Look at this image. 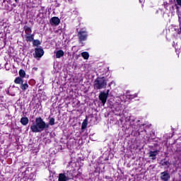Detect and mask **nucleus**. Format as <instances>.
<instances>
[{
	"mask_svg": "<svg viewBox=\"0 0 181 181\" xmlns=\"http://www.w3.org/2000/svg\"><path fill=\"white\" fill-rule=\"evenodd\" d=\"M30 128L32 132L36 134L37 132H42V131H45V129H48L49 124L46 123L42 117H37L35 119V122L33 123Z\"/></svg>",
	"mask_w": 181,
	"mask_h": 181,
	"instance_id": "obj_1",
	"label": "nucleus"
},
{
	"mask_svg": "<svg viewBox=\"0 0 181 181\" xmlns=\"http://www.w3.org/2000/svg\"><path fill=\"white\" fill-rule=\"evenodd\" d=\"M177 13L178 15V21L180 23V28L177 29V27L171 25L170 27V32H172V35H173V37H176L177 35H181V6H177Z\"/></svg>",
	"mask_w": 181,
	"mask_h": 181,
	"instance_id": "obj_2",
	"label": "nucleus"
},
{
	"mask_svg": "<svg viewBox=\"0 0 181 181\" xmlns=\"http://www.w3.org/2000/svg\"><path fill=\"white\" fill-rule=\"evenodd\" d=\"M107 87V81L105 77H99L95 80L94 88L95 90H103Z\"/></svg>",
	"mask_w": 181,
	"mask_h": 181,
	"instance_id": "obj_3",
	"label": "nucleus"
},
{
	"mask_svg": "<svg viewBox=\"0 0 181 181\" xmlns=\"http://www.w3.org/2000/svg\"><path fill=\"white\" fill-rule=\"evenodd\" d=\"M73 172L66 171L59 174L58 181H69L73 180Z\"/></svg>",
	"mask_w": 181,
	"mask_h": 181,
	"instance_id": "obj_4",
	"label": "nucleus"
},
{
	"mask_svg": "<svg viewBox=\"0 0 181 181\" xmlns=\"http://www.w3.org/2000/svg\"><path fill=\"white\" fill-rule=\"evenodd\" d=\"M78 37L80 42H84L87 40L88 37V32L85 28L81 29L78 33Z\"/></svg>",
	"mask_w": 181,
	"mask_h": 181,
	"instance_id": "obj_5",
	"label": "nucleus"
},
{
	"mask_svg": "<svg viewBox=\"0 0 181 181\" xmlns=\"http://www.w3.org/2000/svg\"><path fill=\"white\" fill-rule=\"evenodd\" d=\"M110 94V89H107V91H102L99 95V99L101 100L103 107L105 105V103H107V99L108 98V95Z\"/></svg>",
	"mask_w": 181,
	"mask_h": 181,
	"instance_id": "obj_6",
	"label": "nucleus"
},
{
	"mask_svg": "<svg viewBox=\"0 0 181 181\" xmlns=\"http://www.w3.org/2000/svg\"><path fill=\"white\" fill-rule=\"evenodd\" d=\"M160 179L162 181H170V173L169 171H163L160 173Z\"/></svg>",
	"mask_w": 181,
	"mask_h": 181,
	"instance_id": "obj_7",
	"label": "nucleus"
},
{
	"mask_svg": "<svg viewBox=\"0 0 181 181\" xmlns=\"http://www.w3.org/2000/svg\"><path fill=\"white\" fill-rule=\"evenodd\" d=\"M18 91H19V88L16 86H10L7 90V93L12 96L16 95Z\"/></svg>",
	"mask_w": 181,
	"mask_h": 181,
	"instance_id": "obj_8",
	"label": "nucleus"
},
{
	"mask_svg": "<svg viewBox=\"0 0 181 181\" xmlns=\"http://www.w3.org/2000/svg\"><path fill=\"white\" fill-rule=\"evenodd\" d=\"M45 54V51L42 48H35V55L34 57H38L40 59Z\"/></svg>",
	"mask_w": 181,
	"mask_h": 181,
	"instance_id": "obj_9",
	"label": "nucleus"
},
{
	"mask_svg": "<svg viewBox=\"0 0 181 181\" xmlns=\"http://www.w3.org/2000/svg\"><path fill=\"white\" fill-rule=\"evenodd\" d=\"M49 23L52 26H59V25H60V18L58 17H52L49 21Z\"/></svg>",
	"mask_w": 181,
	"mask_h": 181,
	"instance_id": "obj_10",
	"label": "nucleus"
},
{
	"mask_svg": "<svg viewBox=\"0 0 181 181\" xmlns=\"http://www.w3.org/2000/svg\"><path fill=\"white\" fill-rule=\"evenodd\" d=\"M139 122V120L136 122V124L133 125L132 123H130V125L132 126V128L134 129H136V131H140V132H142L144 131V124H138Z\"/></svg>",
	"mask_w": 181,
	"mask_h": 181,
	"instance_id": "obj_11",
	"label": "nucleus"
},
{
	"mask_svg": "<svg viewBox=\"0 0 181 181\" xmlns=\"http://www.w3.org/2000/svg\"><path fill=\"white\" fill-rule=\"evenodd\" d=\"M26 42H33L35 35L33 34H27L25 35Z\"/></svg>",
	"mask_w": 181,
	"mask_h": 181,
	"instance_id": "obj_12",
	"label": "nucleus"
},
{
	"mask_svg": "<svg viewBox=\"0 0 181 181\" xmlns=\"http://www.w3.org/2000/svg\"><path fill=\"white\" fill-rule=\"evenodd\" d=\"M54 53L57 59H60V57H63L64 56V52L62 49H59Z\"/></svg>",
	"mask_w": 181,
	"mask_h": 181,
	"instance_id": "obj_13",
	"label": "nucleus"
},
{
	"mask_svg": "<svg viewBox=\"0 0 181 181\" xmlns=\"http://www.w3.org/2000/svg\"><path fill=\"white\" fill-rule=\"evenodd\" d=\"M20 122L22 124V125L26 126L29 124V118L27 117H22Z\"/></svg>",
	"mask_w": 181,
	"mask_h": 181,
	"instance_id": "obj_14",
	"label": "nucleus"
},
{
	"mask_svg": "<svg viewBox=\"0 0 181 181\" xmlns=\"http://www.w3.org/2000/svg\"><path fill=\"white\" fill-rule=\"evenodd\" d=\"M148 155L149 158H151L153 160H155V159H156V156L158 155V151H149Z\"/></svg>",
	"mask_w": 181,
	"mask_h": 181,
	"instance_id": "obj_15",
	"label": "nucleus"
},
{
	"mask_svg": "<svg viewBox=\"0 0 181 181\" xmlns=\"http://www.w3.org/2000/svg\"><path fill=\"white\" fill-rule=\"evenodd\" d=\"M24 32L25 35H30L32 34V28H30L28 25H25L24 26Z\"/></svg>",
	"mask_w": 181,
	"mask_h": 181,
	"instance_id": "obj_16",
	"label": "nucleus"
},
{
	"mask_svg": "<svg viewBox=\"0 0 181 181\" xmlns=\"http://www.w3.org/2000/svg\"><path fill=\"white\" fill-rule=\"evenodd\" d=\"M81 54L82 57H83V59L85 60H88V58L90 57V54H88V52H83Z\"/></svg>",
	"mask_w": 181,
	"mask_h": 181,
	"instance_id": "obj_17",
	"label": "nucleus"
},
{
	"mask_svg": "<svg viewBox=\"0 0 181 181\" xmlns=\"http://www.w3.org/2000/svg\"><path fill=\"white\" fill-rule=\"evenodd\" d=\"M175 52L177 53H180L181 52V42L177 43V46L175 47Z\"/></svg>",
	"mask_w": 181,
	"mask_h": 181,
	"instance_id": "obj_18",
	"label": "nucleus"
},
{
	"mask_svg": "<svg viewBox=\"0 0 181 181\" xmlns=\"http://www.w3.org/2000/svg\"><path fill=\"white\" fill-rule=\"evenodd\" d=\"M88 124V120L87 119H85L82 123L81 129L84 130L87 128V124Z\"/></svg>",
	"mask_w": 181,
	"mask_h": 181,
	"instance_id": "obj_19",
	"label": "nucleus"
},
{
	"mask_svg": "<svg viewBox=\"0 0 181 181\" xmlns=\"http://www.w3.org/2000/svg\"><path fill=\"white\" fill-rule=\"evenodd\" d=\"M14 83H16V84H22L23 81L22 80V78L18 77L15 79Z\"/></svg>",
	"mask_w": 181,
	"mask_h": 181,
	"instance_id": "obj_20",
	"label": "nucleus"
},
{
	"mask_svg": "<svg viewBox=\"0 0 181 181\" xmlns=\"http://www.w3.org/2000/svg\"><path fill=\"white\" fill-rule=\"evenodd\" d=\"M29 88V85L28 83H22L21 84V89L25 91Z\"/></svg>",
	"mask_w": 181,
	"mask_h": 181,
	"instance_id": "obj_21",
	"label": "nucleus"
},
{
	"mask_svg": "<svg viewBox=\"0 0 181 181\" xmlns=\"http://www.w3.org/2000/svg\"><path fill=\"white\" fill-rule=\"evenodd\" d=\"M19 76H20V77H22L23 78V77H25V76H26V72H25V70L21 69L19 71Z\"/></svg>",
	"mask_w": 181,
	"mask_h": 181,
	"instance_id": "obj_22",
	"label": "nucleus"
},
{
	"mask_svg": "<svg viewBox=\"0 0 181 181\" xmlns=\"http://www.w3.org/2000/svg\"><path fill=\"white\" fill-rule=\"evenodd\" d=\"M33 46H40V45H41V43L39 40H33Z\"/></svg>",
	"mask_w": 181,
	"mask_h": 181,
	"instance_id": "obj_23",
	"label": "nucleus"
},
{
	"mask_svg": "<svg viewBox=\"0 0 181 181\" xmlns=\"http://www.w3.org/2000/svg\"><path fill=\"white\" fill-rule=\"evenodd\" d=\"M54 121H55V119H54V117L49 118L48 125H49H49H52H52H54Z\"/></svg>",
	"mask_w": 181,
	"mask_h": 181,
	"instance_id": "obj_24",
	"label": "nucleus"
},
{
	"mask_svg": "<svg viewBox=\"0 0 181 181\" xmlns=\"http://www.w3.org/2000/svg\"><path fill=\"white\" fill-rule=\"evenodd\" d=\"M161 164L163 166H169L170 165L169 161H162Z\"/></svg>",
	"mask_w": 181,
	"mask_h": 181,
	"instance_id": "obj_25",
	"label": "nucleus"
},
{
	"mask_svg": "<svg viewBox=\"0 0 181 181\" xmlns=\"http://www.w3.org/2000/svg\"><path fill=\"white\" fill-rule=\"evenodd\" d=\"M164 8L165 9H169V8H170V4H168L167 2H164Z\"/></svg>",
	"mask_w": 181,
	"mask_h": 181,
	"instance_id": "obj_26",
	"label": "nucleus"
},
{
	"mask_svg": "<svg viewBox=\"0 0 181 181\" xmlns=\"http://www.w3.org/2000/svg\"><path fill=\"white\" fill-rule=\"evenodd\" d=\"M176 1H177V4L179 5L178 8H180L181 7V0H176Z\"/></svg>",
	"mask_w": 181,
	"mask_h": 181,
	"instance_id": "obj_27",
	"label": "nucleus"
},
{
	"mask_svg": "<svg viewBox=\"0 0 181 181\" xmlns=\"http://www.w3.org/2000/svg\"><path fill=\"white\" fill-rule=\"evenodd\" d=\"M156 13H161L162 14L163 13L162 9L157 10Z\"/></svg>",
	"mask_w": 181,
	"mask_h": 181,
	"instance_id": "obj_28",
	"label": "nucleus"
},
{
	"mask_svg": "<svg viewBox=\"0 0 181 181\" xmlns=\"http://www.w3.org/2000/svg\"><path fill=\"white\" fill-rule=\"evenodd\" d=\"M138 97V94L137 93H135L134 95H132V98H135Z\"/></svg>",
	"mask_w": 181,
	"mask_h": 181,
	"instance_id": "obj_29",
	"label": "nucleus"
},
{
	"mask_svg": "<svg viewBox=\"0 0 181 181\" xmlns=\"http://www.w3.org/2000/svg\"><path fill=\"white\" fill-rule=\"evenodd\" d=\"M33 70L34 71H37V67H33Z\"/></svg>",
	"mask_w": 181,
	"mask_h": 181,
	"instance_id": "obj_30",
	"label": "nucleus"
},
{
	"mask_svg": "<svg viewBox=\"0 0 181 181\" xmlns=\"http://www.w3.org/2000/svg\"><path fill=\"white\" fill-rule=\"evenodd\" d=\"M175 2V0H170V4H173Z\"/></svg>",
	"mask_w": 181,
	"mask_h": 181,
	"instance_id": "obj_31",
	"label": "nucleus"
},
{
	"mask_svg": "<svg viewBox=\"0 0 181 181\" xmlns=\"http://www.w3.org/2000/svg\"><path fill=\"white\" fill-rule=\"evenodd\" d=\"M113 82H111L110 83H109V87L111 86V84H112Z\"/></svg>",
	"mask_w": 181,
	"mask_h": 181,
	"instance_id": "obj_32",
	"label": "nucleus"
},
{
	"mask_svg": "<svg viewBox=\"0 0 181 181\" xmlns=\"http://www.w3.org/2000/svg\"><path fill=\"white\" fill-rule=\"evenodd\" d=\"M15 1V2H18V0H14Z\"/></svg>",
	"mask_w": 181,
	"mask_h": 181,
	"instance_id": "obj_33",
	"label": "nucleus"
},
{
	"mask_svg": "<svg viewBox=\"0 0 181 181\" xmlns=\"http://www.w3.org/2000/svg\"><path fill=\"white\" fill-rule=\"evenodd\" d=\"M174 44H173V46H175V42H173Z\"/></svg>",
	"mask_w": 181,
	"mask_h": 181,
	"instance_id": "obj_34",
	"label": "nucleus"
},
{
	"mask_svg": "<svg viewBox=\"0 0 181 181\" xmlns=\"http://www.w3.org/2000/svg\"><path fill=\"white\" fill-rule=\"evenodd\" d=\"M14 6H16V4H13Z\"/></svg>",
	"mask_w": 181,
	"mask_h": 181,
	"instance_id": "obj_35",
	"label": "nucleus"
},
{
	"mask_svg": "<svg viewBox=\"0 0 181 181\" xmlns=\"http://www.w3.org/2000/svg\"><path fill=\"white\" fill-rule=\"evenodd\" d=\"M68 1H73V0H68Z\"/></svg>",
	"mask_w": 181,
	"mask_h": 181,
	"instance_id": "obj_36",
	"label": "nucleus"
}]
</instances>
